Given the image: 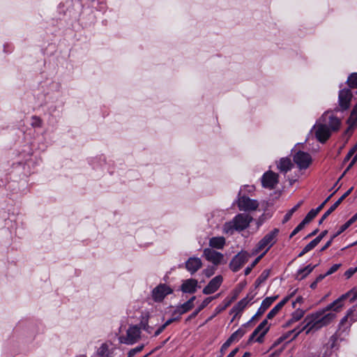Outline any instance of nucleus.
Segmentation results:
<instances>
[{"label":"nucleus","mask_w":357,"mask_h":357,"mask_svg":"<svg viewBox=\"0 0 357 357\" xmlns=\"http://www.w3.org/2000/svg\"><path fill=\"white\" fill-rule=\"evenodd\" d=\"M165 326H164L163 324L162 326H160L155 332V334H154V336H158L165 329Z\"/></svg>","instance_id":"obj_53"},{"label":"nucleus","mask_w":357,"mask_h":357,"mask_svg":"<svg viewBox=\"0 0 357 357\" xmlns=\"http://www.w3.org/2000/svg\"><path fill=\"white\" fill-rule=\"evenodd\" d=\"M319 213L316 209H312L309 211V213L306 215L305 218L301 221L304 225L309 223L312 220H313L317 215Z\"/></svg>","instance_id":"obj_28"},{"label":"nucleus","mask_w":357,"mask_h":357,"mask_svg":"<svg viewBox=\"0 0 357 357\" xmlns=\"http://www.w3.org/2000/svg\"><path fill=\"white\" fill-rule=\"evenodd\" d=\"M278 298V296L267 297L261 303L259 308L256 314L252 317L250 321L261 317L265 311L272 305V303Z\"/></svg>","instance_id":"obj_18"},{"label":"nucleus","mask_w":357,"mask_h":357,"mask_svg":"<svg viewBox=\"0 0 357 357\" xmlns=\"http://www.w3.org/2000/svg\"><path fill=\"white\" fill-rule=\"evenodd\" d=\"M357 151V149H356V147H353L351 148L349 151L348 152V153L347 154V155L345 156L344 160H343V163H346L347 162H348L350 158L352 157V155Z\"/></svg>","instance_id":"obj_40"},{"label":"nucleus","mask_w":357,"mask_h":357,"mask_svg":"<svg viewBox=\"0 0 357 357\" xmlns=\"http://www.w3.org/2000/svg\"><path fill=\"white\" fill-rule=\"evenodd\" d=\"M196 297L192 296L190 299H189L188 301L184 303L180 306H178L176 309L174 313H178L179 314H183L187 312H188L190 310H191L193 307V302L195 300Z\"/></svg>","instance_id":"obj_21"},{"label":"nucleus","mask_w":357,"mask_h":357,"mask_svg":"<svg viewBox=\"0 0 357 357\" xmlns=\"http://www.w3.org/2000/svg\"><path fill=\"white\" fill-rule=\"evenodd\" d=\"M278 183V174L268 171L266 172L261 178L263 187L273 189Z\"/></svg>","instance_id":"obj_12"},{"label":"nucleus","mask_w":357,"mask_h":357,"mask_svg":"<svg viewBox=\"0 0 357 357\" xmlns=\"http://www.w3.org/2000/svg\"><path fill=\"white\" fill-rule=\"evenodd\" d=\"M278 234L279 229L278 228H275L266 234L257 244L254 250V253L256 254L264 250L263 253H264L265 255L269 249L276 243Z\"/></svg>","instance_id":"obj_4"},{"label":"nucleus","mask_w":357,"mask_h":357,"mask_svg":"<svg viewBox=\"0 0 357 357\" xmlns=\"http://www.w3.org/2000/svg\"><path fill=\"white\" fill-rule=\"evenodd\" d=\"M141 334L140 328L137 326H130L127 331V335L123 342L127 344H132L136 342Z\"/></svg>","instance_id":"obj_13"},{"label":"nucleus","mask_w":357,"mask_h":357,"mask_svg":"<svg viewBox=\"0 0 357 357\" xmlns=\"http://www.w3.org/2000/svg\"><path fill=\"white\" fill-rule=\"evenodd\" d=\"M301 328L302 327L298 326L291 331H288L287 333H286L285 334H284L283 335L281 336V339L287 340L291 336V335L294 334V336L292 337V338L291 340H294L299 335V334H297V333Z\"/></svg>","instance_id":"obj_31"},{"label":"nucleus","mask_w":357,"mask_h":357,"mask_svg":"<svg viewBox=\"0 0 357 357\" xmlns=\"http://www.w3.org/2000/svg\"><path fill=\"white\" fill-rule=\"evenodd\" d=\"M203 256L207 261L211 262L215 266L220 264L224 259V255L222 253L212 248H205L203 250Z\"/></svg>","instance_id":"obj_9"},{"label":"nucleus","mask_w":357,"mask_h":357,"mask_svg":"<svg viewBox=\"0 0 357 357\" xmlns=\"http://www.w3.org/2000/svg\"><path fill=\"white\" fill-rule=\"evenodd\" d=\"M296 292V289L291 292V294L284 298L280 302H279L277 305L280 308V310L283 307V306L287 303V302L289 300L291 297H292Z\"/></svg>","instance_id":"obj_36"},{"label":"nucleus","mask_w":357,"mask_h":357,"mask_svg":"<svg viewBox=\"0 0 357 357\" xmlns=\"http://www.w3.org/2000/svg\"><path fill=\"white\" fill-rule=\"evenodd\" d=\"M255 294H248L245 298L241 299L238 303L233 307V310L237 313L243 310L247 305L254 298Z\"/></svg>","instance_id":"obj_22"},{"label":"nucleus","mask_w":357,"mask_h":357,"mask_svg":"<svg viewBox=\"0 0 357 357\" xmlns=\"http://www.w3.org/2000/svg\"><path fill=\"white\" fill-rule=\"evenodd\" d=\"M215 297H208L206 298L201 305L199 306V307L193 312L186 319V321L191 320L192 319H194L196 317V316L198 314V313L203 310L204 307H206L214 298Z\"/></svg>","instance_id":"obj_25"},{"label":"nucleus","mask_w":357,"mask_h":357,"mask_svg":"<svg viewBox=\"0 0 357 357\" xmlns=\"http://www.w3.org/2000/svg\"><path fill=\"white\" fill-rule=\"evenodd\" d=\"M250 257V255L246 251H241L236 255L229 262V268L233 272L238 271Z\"/></svg>","instance_id":"obj_5"},{"label":"nucleus","mask_w":357,"mask_h":357,"mask_svg":"<svg viewBox=\"0 0 357 357\" xmlns=\"http://www.w3.org/2000/svg\"><path fill=\"white\" fill-rule=\"evenodd\" d=\"M350 227V225H349V223L347 222H345L344 225H342L339 231H338V234H342L343 231H344L347 228H349Z\"/></svg>","instance_id":"obj_52"},{"label":"nucleus","mask_w":357,"mask_h":357,"mask_svg":"<svg viewBox=\"0 0 357 357\" xmlns=\"http://www.w3.org/2000/svg\"><path fill=\"white\" fill-rule=\"evenodd\" d=\"M305 314V311L301 309H297L291 314V320L295 322L299 321Z\"/></svg>","instance_id":"obj_33"},{"label":"nucleus","mask_w":357,"mask_h":357,"mask_svg":"<svg viewBox=\"0 0 357 357\" xmlns=\"http://www.w3.org/2000/svg\"><path fill=\"white\" fill-rule=\"evenodd\" d=\"M354 188H350L346 192H344L342 197H340L322 215L321 219L319 221V224L321 225L324 222L325 219L327 218V217L331 215L337 207L342 202V201L347 197L351 192H352Z\"/></svg>","instance_id":"obj_14"},{"label":"nucleus","mask_w":357,"mask_h":357,"mask_svg":"<svg viewBox=\"0 0 357 357\" xmlns=\"http://www.w3.org/2000/svg\"><path fill=\"white\" fill-rule=\"evenodd\" d=\"M264 256V253H262L259 257H257L255 261L251 264L250 266H248L245 269V275H248L250 273L252 269L259 263V261L261 259V258Z\"/></svg>","instance_id":"obj_32"},{"label":"nucleus","mask_w":357,"mask_h":357,"mask_svg":"<svg viewBox=\"0 0 357 357\" xmlns=\"http://www.w3.org/2000/svg\"><path fill=\"white\" fill-rule=\"evenodd\" d=\"M303 201H300L293 208H296V211L298 210V208L303 204Z\"/></svg>","instance_id":"obj_62"},{"label":"nucleus","mask_w":357,"mask_h":357,"mask_svg":"<svg viewBox=\"0 0 357 357\" xmlns=\"http://www.w3.org/2000/svg\"><path fill=\"white\" fill-rule=\"evenodd\" d=\"M337 336L335 335H332L331 337H330V340H329V342H328V344H330V347L332 349L335 347V342L337 341Z\"/></svg>","instance_id":"obj_49"},{"label":"nucleus","mask_w":357,"mask_h":357,"mask_svg":"<svg viewBox=\"0 0 357 357\" xmlns=\"http://www.w3.org/2000/svg\"><path fill=\"white\" fill-rule=\"evenodd\" d=\"M332 243V240H329L323 247L321 249V251H324L325 250H326L328 248H329L331 246Z\"/></svg>","instance_id":"obj_57"},{"label":"nucleus","mask_w":357,"mask_h":357,"mask_svg":"<svg viewBox=\"0 0 357 357\" xmlns=\"http://www.w3.org/2000/svg\"><path fill=\"white\" fill-rule=\"evenodd\" d=\"M350 296H351L350 302H354L357 298V289L354 288L346 294L342 295L340 298H337V301L333 305H337L340 306L342 300H345Z\"/></svg>","instance_id":"obj_24"},{"label":"nucleus","mask_w":357,"mask_h":357,"mask_svg":"<svg viewBox=\"0 0 357 357\" xmlns=\"http://www.w3.org/2000/svg\"><path fill=\"white\" fill-rule=\"evenodd\" d=\"M318 231H319V229H317L314 230L312 233H310V234H308V235L306 236V238H310V237H312V236H315V235L317 234Z\"/></svg>","instance_id":"obj_60"},{"label":"nucleus","mask_w":357,"mask_h":357,"mask_svg":"<svg viewBox=\"0 0 357 357\" xmlns=\"http://www.w3.org/2000/svg\"><path fill=\"white\" fill-rule=\"evenodd\" d=\"M341 120L335 116L331 112H325L314 126V135L321 143L326 142L333 132L339 130Z\"/></svg>","instance_id":"obj_2"},{"label":"nucleus","mask_w":357,"mask_h":357,"mask_svg":"<svg viewBox=\"0 0 357 357\" xmlns=\"http://www.w3.org/2000/svg\"><path fill=\"white\" fill-rule=\"evenodd\" d=\"M293 159L299 169H306L312 163L311 155L308 153L301 151L296 153Z\"/></svg>","instance_id":"obj_6"},{"label":"nucleus","mask_w":357,"mask_h":357,"mask_svg":"<svg viewBox=\"0 0 357 357\" xmlns=\"http://www.w3.org/2000/svg\"><path fill=\"white\" fill-rule=\"evenodd\" d=\"M356 161H357V152H356V154L353 158V159L351 160V161L350 162L348 167H347V170H349L355 165Z\"/></svg>","instance_id":"obj_51"},{"label":"nucleus","mask_w":357,"mask_h":357,"mask_svg":"<svg viewBox=\"0 0 357 357\" xmlns=\"http://www.w3.org/2000/svg\"><path fill=\"white\" fill-rule=\"evenodd\" d=\"M238 348H236L234 349L233 351H231L229 354L227 356V357H234L236 353L238 352Z\"/></svg>","instance_id":"obj_59"},{"label":"nucleus","mask_w":357,"mask_h":357,"mask_svg":"<svg viewBox=\"0 0 357 357\" xmlns=\"http://www.w3.org/2000/svg\"><path fill=\"white\" fill-rule=\"evenodd\" d=\"M335 192L336 191H335L333 193L329 195L317 208H315L317 211H318L319 213L321 211V210L324 207L326 204L331 199V198L333 197Z\"/></svg>","instance_id":"obj_43"},{"label":"nucleus","mask_w":357,"mask_h":357,"mask_svg":"<svg viewBox=\"0 0 357 357\" xmlns=\"http://www.w3.org/2000/svg\"><path fill=\"white\" fill-rule=\"evenodd\" d=\"M198 282L195 279H188L183 282L181 290L184 293L193 294L197 290Z\"/></svg>","instance_id":"obj_19"},{"label":"nucleus","mask_w":357,"mask_h":357,"mask_svg":"<svg viewBox=\"0 0 357 357\" xmlns=\"http://www.w3.org/2000/svg\"><path fill=\"white\" fill-rule=\"evenodd\" d=\"M296 292V289L291 292V294L284 298L280 302H279L277 305L280 308V310L283 307V306L287 303V302L289 300L291 297H292Z\"/></svg>","instance_id":"obj_38"},{"label":"nucleus","mask_w":357,"mask_h":357,"mask_svg":"<svg viewBox=\"0 0 357 357\" xmlns=\"http://www.w3.org/2000/svg\"><path fill=\"white\" fill-rule=\"evenodd\" d=\"M172 293V289L165 284H160L153 289L152 291V296L155 301H162L164 298Z\"/></svg>","instance_id":"obj_11"},{"label":"nucleus","mask_w":357,"mask_h":357,"mask_svg":"<svg viewBox=\"0 0 357 357\" xmlns=\"http://www.w3.org/2000/svg\"><path fill=\"white\" fill-rule=\"evenodd\" d=\"M305 227L304 223L302 222H300L298 226L293 230L291 234H290V238L293 237L294 235L298 234L300 231H301Z\"/></svg>","instance_id":"obj_41"},{"label":"nucleus","mask_w":357,"mask_h":357,"mask_svg":"<svg viewBox=\"0 0 357 357\" xmlns=\"http://www.w3.org/2000/svg\"><path fill=\"white\" fill-rule=\"evenodd\" d=\"M337 301V299L329 304L325 309L307 315L302 323L303 326L297 334L305 330L306 334H308L312 331H317L329 324L335 318V312H339L343 305L344 300L341 301L340 306L333 305Z\"/></svg>","instance_id":"obj_1"},{"label":"nucleus","mask_w":357,"mask_h":357,"mask_svg":"<svg viewBox=\"0 0 357 357\" xmlns=\"http://www.w3.org/2000/svg\"><path fill=\"white\" fill-rule=\"evenodd\" d=\"M341 264H335L334 265H333L330 268L329 270L326 273L327 275H330L331 274H333V273L336 272L339 268L340 267Z\"/></svg>","instance_id":"obj_42"},{"label":"nucleus","mask_w":357,"mask_h":357,"mask_svg":"<svg viewBox=\"0 0 357 357\" xmlns=\"http://www.w3.org/2000/svg\"><path fill=\"white\" fill-rule=\"evenodd\" d=\"M179 318H172L168 319L163 325L165 326V328L173 323L174 321L178 320Z\"/></svg>","instance_id":"obj_55"},{"label":"nucleus","mask_w":357,"mask_h":357,"mask_svg":"<svg viewBox=\"0 0 357 357\" xmlns=\"http://www.w3.org/2000/svg\"><path fill=\"white\" fill-rule=\"evenodd\" d=\"M328 276L326 273L325 274H321L316 278V282H321L325 277Z\"/></svg>","instance_id":"obj_58"},{"label":"nucleus","mask_w":357,"mask_h":357,"mask_svg":"<svg viewBox=\"0 0 357 357\" xmlns=\"http://www.w3.org/2000/svg\"><path fill=\"white\" fill-rule=\"evenodd\" d=\"M328 231L324 230L318 236H317L314 240L316 242L319 244L320 241L323 239V238L327 234Z\"/></svg>","instance_id":"obj_47"},{"label":"nucleus","mask_w":357,"mask_h":357,"mask_svg":"<svg viewBox=\"0 0 357 357\" xmlns=\"http://www.w3.org/2000/svg\"><path fill=\"white\" fill-rule=\"evenodd\" d=\"M108 348L105 344L101 345V347L98 349V354L101 357H110L107 354Z\"/></svg>","instance_id":"obj_34"},{"label":"nucleus","mask_w":357,"mask_h":357,"mask_svg":"<svg viewBox=\"0 0 357 357\" xmlns=\"http://www.w3.org/2000/svg\"><path fill=\"white\" fill-rule=\"evenodd\" d=\"M144 348V345L137 346V347L131 349L128 352V357H133L137 353L141 351Z\"/></svg>","instance_id":"obj_39"},{"label":"nucleus","mask_w":357,"mask_h":357,"mask_svg":"<svg viewBox=\"0 0 357 357\" xmlns=\"http://www.w3.org/2000/svg\"><path fill=\"white\" fill-rule=\"evenodd\" d=\"M223 281V278L221 275H217L213 278L208 284L204 288L203 294L206 295L211 294L216 291L220 287Z\"/></svg>","instance_id":"obj_15"},{"label":"nucleus","mask_w":357,"mask_h":357,"mask_svg":"<svg viewBox=\"0 0 357 357\" xmlns=\"http://www.w3.org/2000/svg\"><path fill=\"white\" fill-rule=\"evenodd\" d=\"M225 245V238L222 236L213 237L209 240V246L212 248L222 249Z\"/></svg>","instance_id":"obj_23"},{"label":"nucleus","mask_w":357,"mask_h":357,"mask_svg":"<svg viewBox=\"0 0 357 357\" xmlns=\"http://www.w3.org/2000/svg\"><path fill=\"white\" fill-rule=\"evenodd\" d=\"M32 126L35 127H40L41 126V121L39 118L36 116L33 117Z\"/></svg>","instance_id":"obj_48"},{"label":"nucleus","mask_w":357,"mask_h":357,"mask_svg":"<svg viewBox=\"0 0 357 357\" xmlns=\"http://www.w3.org/2000/svg\"><path fill=\"white\" fill-rule=\"evenodd\" d=\"M203 273L207 277L210 278L215 273V268L213 267H209L203 271Z\"/></svg>","instance_id":"obj_44"},{"label":"nucleus","mask_w":357,"mask_h":357,"mask_svg":"<svg viewBox=\"0 0 357 357\" xmlns=\"http://www.w3.org/2000/svg\"><path fill=\"white\" fill-rule=\"evenodd\" d=\"M270 271L264 270L261 274L258 277V278L255 281L256 287H259L261 283H263L268 277Z\"/></svg>","instance_id":"obj_29"},{"label":"nucleus","mask_w":357,"mask_h":357,"mask_svg":"<svg viewBox=\"0 0 357 357\" xmlns=\"http://www.w3.org/2000/svg\"><path fill=\"white\" fill-rule=\"evenodd\" d=\"M202 266L201 259L195 257H190L185 264V267L191 275L195 274Z\"/></svg>","instance_id":"obj_17"},{"label":"nucleus","mask_w":357,"mask_h":357,"mask_svg":"<svg viewBox=\"0 0 357 357\" xmlns=\"http://www.w3.org/2000/svg\"><path fill=\"white\" fill-rule=\"evenodd\" d=\"M307 252H308V250H305V248H304L303 249V250L298 254V257H301L302 256H303L305 254H306Z\"/></svg>","instance_id":"obj_61"},{"label":"nucleus","mask_w":357,"mask_h":357,"mask_svg":"<svg viewBox=\"0 0 357 357\" xmlns=\"http://www.w3.org/2000/svg\"><path fill=\"white\" fill-rule=\"evenodd\" d=\"M258 206L259 203L256 199H250L246 196H241L238 199V207L240 211H255Z\"/></svg>","instance_id":"obj_8"},{"label":"nucleus","mask_w":357,"mask_h":357,"mask_svg":"<svg viewBox=\"0 0 357 357\" xmlns=\"http://www.w3.org/2000/svg\"><path fill=\"white\" fill-rule=\"evenodd\" d=\"M245 333V331L242 328H239L236 331L233 333L231 335V336L227 340V341L222 345L220 349L221 354L223 355L225 351L231 344V343L234 342V341L238 340L244 335Z\"/></svg>","instance_id":"obj_16"},{"label":"nucleus","mask_w":357,"mask_h":357,"mask_svg":"<svg viewBox=\"0 0 357 357\" xmlns=\"http://www.w3.org/2000/svg\"><path fill=\"white\" fill-rule=\"evenodd\" d=\"M267 319H268L262 321L260 323V324L255 329V331L252 332V333L250 336L249 342L253 341L256 335H257L258 333H259L260 332H261L260 335L257 337V338L255 340V341L257 342H259V343L263 342L264 335L266 334V333L269 330V326H267V325H268Z\"/></svg>","instance_id":"obj_10"},{"label":"nucleus","mask_w":357,"mask_h":357,"mask_svg":"<svg viewBox=\"0 0 357 357\" xmlns=\"http://www.w3.org/2000/svg\"><path fill=\"white\" fill-rule=\"evenodd\" d=\"M252 220V218L250 215L239 213L231 221L224 225L223 231L227 234H233L235 231H241L249 227Z\"/></svg>","instance_id":"obj_3"},{"label":"nucleus","mask_w":357,"mask_h":357,"mask_svg":"<svg viewBox=\"0 0 357 357\" xmlns=\"http://www.w3.org/2000/svg\"><path fill=\"white\" fill-rule=\"evenodd\" d=\"M353 95L349 89H343L339 91L338 103L340 110H347L350 107V103Z\"/></svg>","instance_id":"obj_7"},{"label":"nucleus","mask_w":357,"mask_h":357,"mask_svg":"<svg viewBox=\"0 0 357 357\" xmlns=\"http://www.w3.org/2000/svg\"><path fill=\"white\" fill-rule=\"evenodd\" d=\"M354 311H356L355 307H353L352 308L349 309L347 312V315L342 319L340 325L343 326L345 324V322L347 321V319L349 318L350 319L351 321H355L356 319L352 318V314Z\"/></svg>","instance_id":"obj_30"},{"label":"nucleus","mask_w":357,"mask_h":357,"mask_svg":"<svg viewBox=\"0 0 357 357\" xmlns=\"http://www.w3.org/2000/svg\"><path fill=\"white\" fill-rule=\"evenodd\" d=\"M295 323L294 321L291 320V318H290L286 323V326H290L292 324Z\"/></svg>","instance_id":"obj_63"},{"label":"nucleus","mask_w":357,"mask_h":357,"mask_svg":"<svg viewBox=\"0 0 357 357\" xmlns=\"http://www.w3.org/2000/svg\"><path fill=\"white\" fill-rule=\"evenodd\" d=\"M355 273H356V271H354V268H350L349 269H348L345 273H344V275L347 277V278H351Z\"/></svg>","instance_id":"obj_50"},{"label":"nucleus","mask_w":357,"mask_h":357,"mask_svg":"<svg viewBox=\"0 0 357 357\" xmlns=\"http://www.w3.org/2000/svg\"><path fill=\"white\" fill-rule=\"evenodd\" d=\"M303 301V298L301 296H298L294 302H293L292 305L294 307H296V305L297 303H301Z\"/></svg>","instance_id":"obj_56"},{"label":"nucleus","mask_w":357,"mask_h":357,"mask_svg":"<svg viewBox=\"0 0 357 357\" xmlns=\"http://www.w3.org/2000/svg\"><path fill=\"white\" fill-rule=\"evenodd\" d=\"M317 245H318V243L314 239L311 242H310L307 245H306L305 248V250H307L308 252H310L313 248H314Z\"/></svg>","instance_id":"obj_46"},{"label":"nucleus","mask_w":357,"mask_h":357,"mask_svg":"<svg viewBox=\"0 0 357 357\" xmlns=\"http://www.w3.org/2000/svg\"><path fill=\"white\" fill-rule=\"evenodd\" d=\"M316 266H317V265H314V266L308 265L303 268L299 269L298 271L297 274H298V276L300 275H302L301 277L300 278V280L305 278L307 275H309L313 271V269Z\"/></svg>","instance_id":"obj_26"},{"label":"nucleus","mask_w":357,"mask_h":357,"mask_svg":"<svg viewBox=\"0 0 357 357\" xmlns=\"http://www.w3.org/2000/svg\"><path fill=\"white\" fill-rule=\"evenodd\" d=\"M357 220V213L351 218L347 222L351 226L353 223H354Z\"/></svg>","instance_id":"obj_54"},{"label":"nucleus","mask_w":357,"mask_h":357,"mask_svg":"<svg viewBox=\"0 0 357 357\" xmlns=\"http://www.w3.org/2000/svg\"><path fill=\"white\" fill-rule=\"evenodd\" d=\"M296 211V208H291V210H289L287 213L286 215H284V219L282 220V222L283 223H285L287 222V221H289V220L291 218V215H293V213Z\"/></svg>","instance_id":"obj_45"},{"label":"nucleus","mask_w":357,"mask_h":357,"mask_svg":"<svg viewBox=\"0 0 357 357\" xmlns=\"http://www.w3.org/2000/svg\"><path fill=\"white\" fill-rule=\"evenodd\" d=\"M296 292V289L291 292V294L284 298L280 302H279L277 305L280 308V310L283 307V306L287 303V302L289 300L291 297H292Z\"/></svg>","instance_id":"obj_37"},{"label":"nucleus","mask_w":357,"mask_h":357,"mask_svg":"<svg viewBox=\"0 0 357 357\" xmlns=\"http://www.w3.org/2000/svg\"><path fill=\"white\" fill-rule=\"evenodd\" d=\"M280 310V308L276 305L267 314V319H273Z\"/></svg>","instance_id":"obj_35"},{"label":"nucleus","mask_w":357,"mask_h":357,"mask_svg":"<svg viewBox=\"0 0 357 357\" xmlns=\"http://www.w3.org/2000/svg\"><path fill=\"white\" fill-rule=\"evenodd\" d=\"M347 84L351 89H357V73H354L347 79Z\"/></svg>","instance_id":"obj_27"},{"label":"nucleus","mask_w":357,"mask_h":357,"mask_svg":"<svg viewBox=\"0 0 357 357\" xmlns=\"http://www.w3.org/2000/svg\"><path fill=\"white\" fill-rule=\"evenodd\" d=\"M294 167L290 158H282L277 164V167L281 173L286 174Z\"/></svg>","instance_id":"obj_20"},{"label":"nucleus","mask_w":357,"mask_h":357,"mask_svg":"<svg viewBox=\"0 0 357 357\" xmlns=\"http://www.w3.org/2000/svg\"><path fill=\"white\" fill-rule=\"evenodd\" d=\"M295 323L294 321L291 320V318H290L286 323V326H290L292 324Z\"/></svg>","instance_id":"obj_64"}]
</instances>
